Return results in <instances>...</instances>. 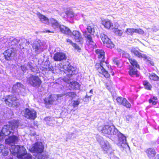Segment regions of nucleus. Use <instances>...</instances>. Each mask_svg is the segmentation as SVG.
I'll return each instance as SVG.
<instances>
[{
    "mask_svg": "<svg viewBox=\"0 0 159 159\" xmlns=\"http://www.w3.org/2000/svg\"><path fill=\"white\" fill-rule=\"evenodd\" d=\"M66 83H68V84L70 86H71V88L72 89H77L79 88V84L78 82L75 81L71 82L70 80V78H69L67 80Z\"/></svg>",
    "mask_w": 159,
    "mask_h": 159,
    "instance_id": "b1692460",
    "label": "nucleus"
},
{
    "mask_svg": "<svg viewBox=\"0 0 159 159\" xmlns=\"http://www.w3.org/2000/svg\"><path fill=\"white\" fill-rule=\"evenodd\" d=\"M43 70H46L47 71H52V72L54 73V70H53V67L51 66H50L48 64L46 65H44L43 67Z\"/></svg>",
    "mask_w": 159,
    "mask_h": 159,
    "instance_id": "f704fd0d",
    "label": "nucleus"
},
{
    "mask_svg": "<svg viewBox=\"0 0 159 159\" xmlns=\"http://www.w3.org/2000/svg\"><path fill=\"white\" fill-rule=\"evenodd\" d=\"M72 46L76 52H80L81 51V48L76 43H75L74 44H73Z\"/></svg>",
    "mask_w": 159,
    "mask_h": 159,
    "instance_id": "4c0bfd02",
    "label": "nucleus"
},
{
    "mask_svg": "<svg viewBox=\"0 0 159 159\" xmlns=\"http://www.w3.org/2000/svg\"><path fill=\"white\" fill-rule=\"evenodd\" d=\"M125 55L126 57H128L129 56V55L128 54H126Z\"/></svg>",
    "mask_w": 159,
    "mask_h": 159,
    "instance_id": "4d7b16f0",
    "label": "nucleus"
},
{
    "mask_svg": "<svg viewBox=\"0 0 159 159\" xmlns=\"http://www.w3.org/2000/svg\"><path fill=\"white\" fill-rule=\"evenodd\" d=\"M145 152L149 159H151L154 157L157 153L155 149L153 148H149L147 149L145 151Z\"/></svg>",
    "mask_w": 159,
    "mask_h": 159,
    "instance_id": "a211bd4d",
    "label": "nucleus"
},
{
    "mask_svg": "<svg viewBox=\"0 0 159 159\" xmlns=\"http://www.w3.org/2000/svg\"><path fill=\"white\" fill-rule=\"evenodd\" d=\"M157 142L158 144H159V136L158 137V138H157Z\"/></svg>",
    "mask_w": 159,
    "mask_h": 159,
    "instance_id": "6e6d98bb",
    "label": "nucleus"
},
{
    "mask_svg": "<svg viewBox=\"0 0 159 159\" xmlns=\"http://www.w3.org/2000/svg\"><path fill=\"white\" fill-rule=\"evenodd\" d=\"M44 33H48V32H51V33H54V32L53 31H50V30H44Z\"/></svg>",
    "mask_w": 159,
    "mask_h": 159,
    "instance_id": "3c124183",
    "label": "nucleus"
},
{
    "mask_svg": "<svg viewBox=\"0 0 159 159\" xmlns=\"http://www.w3.org/2000/svg\"><path fill=\"white\" fill-rule=\"evenodd\" d=\"M98 130L104 134L107 135H116L118 137V140L116 141V144L121 149H124L127 147H129L126 143L125 136L119 132L114 125H105L103 127H99Z\"/></svg>",
    "mask_w": 159,
    "mask_h": 159,
    "instance_id": "f257e3e1",
    "label": "nucleus"
},
{
    "mask_svg": "<svg viewBox=\"0 0 159 159\" xmlns=\"http://www.w3.org/2000/svg\"><path fill=\"white\" fill-rule=\"evenodd\" d=\"M113 61L114 64L117 66H118L119 63L117 58H114L113 59Z\"/></svg>",
    "mask_w": 159,
    "mask_h": 159,
    "instance_id": "de8ad7c7",
    "label": "nucleus"
},
{
    "mask_svg": "<svg viewBox=\"0 0 159 159\" xmlns=\"http://www.w3.org/2000/svg\"><path fill=\"white\" fill-rule=\"evenodd\" d=\"M95 67L99 73L103 75L106 78H108L110 77V74L107 71L106 69L107 68L108 70H110L111 66L103 60H101L100 63H97Z\"/></svg>",
    "mask_w": 159,
    "mask_h": 159,
    "instance_id": "7ed1b4c3",
    "label": "nucleus"
},
{
    "mask_svg": "<svg viewBox=\"0 0 159 159\" xmlns=\"http://www.w3.org/2000/svg\"><path fill=\"white\" fill-rule=\"evenodd\" d=\"M20 40L18 39H14L11 42L12 45H16L19 43Z\"/></svg>",
    "mask_w": 159,
    "mask_h": 159,
    "instance_id": "37998d69",
    "label": "nucleus"
},
{
    "mask_svg": "<svg viewBox=\"0 0 159 159\" xmlns=\"http://www.w3.org/2000/svg\"><path fill=\"white\" fill-rule=\"evenodd\" d=\"M27 82L34 87L39 88L42 83L40 78L37 76L30 75L27 77Z\"/></svg>",
    "mask_w": 159,
    "mask_h": 159,
    "instance_id": "39448f33",
    "label": "nucleus"
},
{
    "mask_svg": "<svg viewBox=\"0 0 159 159\" xmlns=\"http://www.w3.org/2000/svg\"><path fill=\"white\" fill-rule=\"evenodd\" d=\"M66 14L68 18H72L74 16V13L72 11H69L66 13Z\"/></svg>",
    "mask_w": 159,
    "mask_h": 159,
    "instance_id": "79ce46f5",
    "label": "nucleus"
},
{
    "mask_svg": "<svg viewBox=\"0 0 159 159\" xmlns=\"http://www.w3.org/2000/svg\"><path fill=\"white\" fill-rule=\"evenodd\" d=\"M36 112L33 109H25L24 116L28 119L34 120L36 117Z\"/></svg>",
    "mask_w": 159,
    "mask_h": 159,
    "instance_id": "f8f14e48",
    "label": "nucleus"
},
{
    "mask_svg": "<svg viewBox=\"0 0 159 159\" xmlns=\"http://www.w3.org/2000/svg\"><path fill=\"white\" fill-rule=\"evenodd\" d=\"M115 26L114 27V28L112 29L113 30V32L119 36H121L123 34L122 31L121 30L117 29L118 26H117V23H115Z\"/></svg>",
    "mask_w": 159,
    "mask_h": 159,
    "instance_id": "c85d7f7f",
    "label": "nucleus"
},
{
    "mask_svg": "<svg viewBox=\"0 0 159 159\" xmlns=\"http://www.w3.org/2000/svg\"><path fill=\"white\" fill-rule=\"evenodd\" d=\"M44 149V146L41 142H36L34 144L30 146L29 150L32 152H36L41 153L43 152Z\"/></svg>",
    "mask_w": 159,
    "mask_h": 159,
    "instance_id": "1a4fd4ad",
    "label": "nucleus"
},
{
    "mask_svg": "<svg viewBox=\"0 0 159 159\" xmlns=\"http://www.w3.org/2000/svg\"><path fill=\"white\" fill-rule=\"evenodd\" d=\"M125 32L128 35H132L134 33H135V29L133 28H128L126 29Z\"/></svg>",
    "mask_w": 159,
    "mask_h": 159,
    "instance_id": "e433bc0d",
    "label": "nucleus"
},
{
    "mask_svg": "<svg viewBox=\"0 0 159 159\" xmlns=\"http://www.w3.org/2000/svg\"><path fill=\"white\" fill-rule=\"evenodd\" d=\"M34 64L31 62H28L21 66V69L23 73H25L26 70L30 69L32 72H35L36 70L37 67L34 66Z\"/></svg>",
    "mask_w": 159,
    "mask_h": 159,
    "instance_id": "ddd939ff",
    "label": "nucleus"
},
{
    "mask_svg": "<svg viewBox=\"0 0 159 159\" xmlns=\"http://www.w3.org/2000/svg\"><path fill=\"white\" fill-rule=\"evenodd\" d=\"M135 33L140 34H143L144 32L143 30L140 29H135Z\"/></svg>",
    "mask_w": 159,
    "mask_h": 159,
    "instance_id": "c03bdc74",
    "label": "nucleus"
},
{
    "mask_svg": "<svg viewBox=\"0 0 159 159\" xmlns=\"http://www.w3.org/2000/svg\"><path fill=\"white\" fill-rule=\"evenodd\" d=\"M139 49L137 48H132L131 49V52L132 53L139 58H143L145 59L147 58L146 55L139 52Z\"/></svg>",
    "mask_w": 159,
    "mask_h": 159,
    "instance_id": "6ab92c4d",
    "label": "nucleus"
},
{
    "mask_svg": "<svg viewBox=\"0 0 159 159\" xmlns=\"http://www.w3.org/2000/svg\"><path fill=\"white\" fill-rule=\"evenodd\" d=\"M96 138L104 153L110 155L113 154L114 150L108 141L104 140L102 137L98 135H96Z\"/></svg>",
    "mask_w": 159,
    "mask_h": 159,
    "instance_id": "20e7f679",
    "label": "nucleus"
},
{
    "mask_svg": "<svg viewBox=\"0 0 159 159\" xmlns=\"http://www.w3.org/2000/svg\"><path fill=\"white\" fill-rule=\"evenodd\" d=\"M46 124L50 126H53L55 124V121L53 118L48 117L44 118Z\"/></svg>",
    "mask_w": 159,
    "mask_h": 159,
    "instance_id": "5701e85b",
    "label": "nucleus"
},
{
    "mask_svg": "<svg viewBox=\"0 0 159 159\" xmlns=\"http://www.w3.org/2000/svg\"><path fill=\"white\" fill-rule=\"evenodd\" d=\"M143 85L144 87V88L149 90H151L152 88V85L147 81H144L143 82Z\"/></svg>",
    "mask_w": 159,
    "mask_h": 159,
    "instance_id": "72a5a7b5",
    "label": "nucleus"
},
{
    "mask_svg": "<svg viewBox=\"0 0 159 159\" xmlns=\"http://www.w3.org/2000/svg\"><path fill=\"white\" fill-rule=\"evenodd\" d=\"M23 86L22 84L18 82L13 85L12 89L15 92H19L20 91V89L23 88Z\"/></svg>",
    "mask_w": 159,
    "mask_h": 159,
    "instance_id": "cd10ccee",
    "label": "nucleus"
},
{
    "mask_svg": "<svg viewBox=\"0 0 159 159\" xmlns=\"http://www.w3.org/2000/svg\"><path fill=\"white\" fill-rule=\"evenodd\" d=\"M151 60L148 59H147L146 61V63L148 65H149Z\"/></svg>",
    "mask_w": 159,
    "mask_h": 159,
    "instance_id": "8fccbe9b",
    "label": "nucleus"
},
{
    "mask_svg": "<svg viewBox=\"0 0 159 159\" xmlns=\"http://www.w3.org/2000/svg\"><path fill=\"white\" fill-rule=\"evenodd\" d=\"M53 58L55 61H61L66 60V54L63 52H57L54 54Z\"/></svg>",
    "mask_w": 159,
    "mask_h": 159,
    "instance_id": "dca6fc26",
    "label": "nucleus"
},
{
    "mask_svg": "<svg viewBox=\"0 0 159 159\" xmlns=\"http://www.w3.org/2000/svg\"><path fill=\"white\" fill-rule=\"evenodd\" d=\"M73 38L77 42L81 43L82 41L83 38L81 34L78 31H74L71 32V35H69Z\"/></svg>",
    "mask_w": 159,
    "mask_h": 159,
    "instance_id": "2eb2a0df",
    "label": "nucleus"
},
{
    "mask_svg": "<svg viewBox=\"0 0 159 159\" xmlns=\"http://www.w3.org/2000/svg\"><path fill=\"white\" fill-rule=\"evenodd\" d=\"M80 102L79 99L76 100H75L73 101L72 106L74 108L77 107L80 104Z\"/></svg>",
    "mask_w": 159,
    "mask_h": 159,
    "instance_id": "ea45409f",
    "label": "nucleus"
},
{
    "mask_svg": "<svg viewBox=\"0 0 159 159\" xmlns=\"http://www.w3.org/2000/svg\"><path fill=\"white\" fill-rule=\"evenodd\" d=\"M60 71H63L64 73L67 74V75L70 78V77L72 75L75 74L77 72L75 69L72 66H69V65H64L62 66V67H61L59 69Z\"/></svg>",
    "mask_w": 159,
    "mask_h": 159,
    "instance_id": "6e6552de",
    "label": "nucleus"
},
{
    "mask_svg": "<svg viewBox=\"0 0 159 159\" xmlns=\"http://www.w3.org/2000/svg\"><path fill=\"white\" fill-rule=\"evenodd\" d=\"M154 159H159V154L157 155L154 158Z\"/></svg>",
    "mask_w": 159,
    "mask_h": 159,
    "instance_id": "603ef678",
    "label": "nucleus"
},
{
    "mask_svg": "<svg viewBox=\"0 0 159 159\" xmlns=\"http://www.w3.org/2000/svg\"><path fill=\"white\" fill-rule=\"evenodd\" d=\"M89 93H91V94H92L93 93V91L92 89L88 93V94L89 95H88V94H87L86 95V98H89L90 100L91 97L92 96L91 95H90Z\"/></svg>",
    "mask_w": 159,
    "mask_h": 159,
    "instance_id": "49530a36",
    "label": "nucleus"
},
{
    "mask_svg": "<svg viewBox=\"0 0 159 159\" xmlns=\"http://www.w3.org/2000/svg\"><path fill=\"white\" fill-rule=\"evenodd\" d=\"M3 151L2 152V153L4 156H6L7 155L8 153V150L7 148H5L3 149Z\"/></svg>",
    "mask_w": 159,
    "mask_h": 159,
    "instance_id": "a18cd8bd",
    "label": "nucleus"
},
{
    "mask_svg": "<svg viewBox=\"0 0 159 159\" xmlns=\"http://www.w3.org/2000/svg\"><path fill=\"white\" fill-rule=\"evenodd\" d=\"M149 77L150 80L154 81L158 80H159V77L156 74L154 73L149 74Z\"/></svg>",
    "mask_w": 159,
    "mask_h": 159,
    "instance_id": "c9c22d12",
    "label": "nucleus"
},
{
    "mask_svg": "<svg viewBox=\"0 0 159 159\" xmlns=\"http://www.w3.org/2000/svg\"><path fill=\"white\" fill-rule=\"evenodd\" d=\"M149 65H151V66H153L154 65L153 62L152 61H151L150 64H149Z\"/></svg>",
    "mask_w": 159,
    "mask_h": 159,
    "instance_id": "864d4df0",
    "label": "nucleus"
},
{
    "mask_svg": "<svg viewBox=\"0 0 159 159\" xmlns=\"http://www.w3.org/2000/svg\"><path fill=\"white\" fill-rule=\"evenodd\" d=\"M19 127V123L16 120H13L10 125H5L2 131H0V141L3 139L4 135L8 136L11 133L16 134L15 132H17V128ZM5 148L3 145L0 144V153L3 151Z\"/></svg>",
    "mask_w": 159,
    "mask_h": 159,
    "instance_id": "f03ea898",
    "label": "nucleus"
},
{
    "mask_svg": "<svg viewBox=\"0 0 159 159\" xmlns=\"http://www.w3.org/2000/svg\"><path fill=\"white\" fill-rule=\"evenodd\" d=\"M57 29H60V31L62 33L67 35H70L71 34V32L70 30L63 25H60L59 28Z\"/></svg>",
    "mask_w": 159,
    "mask_h": 159,
    "instance_id": "aec40b11",
    "label": "nucleus"
},
{
    "mask_svg": "<svg viewBox=\"0 0 159 159\" xmlns=\"http://www.w3.org/2000/svg\"><path fill=\"white\" fill-rule=\"evenodd\" d=\"M37 16L40 19V21L42 23L45 24H47L48 23L49 20L44 16L39 13L37 14Z\"/></svg>",
    "mask_w": 159,
    "mask_h": 159,
    "instance_id": "a878e982",
    "label": "nucleus"
},
{
    "mask_svg": "<svg viewBox=\"0 0 159 159\" xmlns=\"http://www.w3.org/2000/svg\"><path fill=\"white\" fill-rule=\"evenodd\" d=\"M66 41L68 43H70L72 46L73 44H74L75 43H74L72 42V41L70 39H66Z\"/></svg>",
    "mask_w": 159,
    "mask_h": 159,
    "instance_id": "09e8293b",
    "label": "nucleus"
},
{
    "mask_svg": "<svg viewBox=\"0 0 159 159\" xmlns=\"http://www.w3.org/2000/svg\"><path fill=\"white\" fill-rule=\"evenodd\" d=\"M46 48L42 42L40 41H35L32 46V50L37 54H39Z\"/></svg>",
    "mask_w": 159,
    "mask_h": 159,
    "instance_id": "0eeeda50",
    "label": "nucleus"
},
{
    "mask_svg": "<svg viewBox=\"0 0 159 159\" xmlns=\"http://www.w3.org/2000/svg\"><path fill=\"white\" fill-rule=\"evenodd\" d=\"M84 35L86 39V41L87 44H89V46L90 48H96V45L95 43L93 41L91 35L89 34L88 33L86 32L84 33Z\"/></svg>",
    "mask_w": 159,
    "mask_h": 159,
    "instance_id": "4468645a",
    "label": "nucleus"
},
{
    "mask_svg": "<svg viewBox=\"0 0 159 159\" xmlns=\"http://www.w3.org/2000/svg\"><path fill=\"white\" fill-rule=\"evenodd\" d=\"M149 102L152 105H155L157 102V98L155 96H151L149 100Z\"/></svg>",
    "mask_w": 159,
    "mask_h": 159,
    "instance_id": "473e14b6",
    "label": "nucleus"
},
{
    "mask_svg": "<svg viewBox=\"0 0 159 159\" xmlns=\"http://www.w3.org/2000/svg\"><path fill=\"white\" fill-rule=\"evenodd\" d=\"M116 101L119 104H122L127 108H129L131 107L130 104L125 98L118 97L116 98Z\"/></svg>",
    "mask_w": 159,
    "mask_h": 159,
    "instance_id": "f3484780",
    "label": "nucleus"
},
{
    "mask_svg": "<svg viewBox=\"0 0 159 159\" xmlns=\"http://www.w3.org/2000/svg\"><path fill=\"white\" fill-rule=\"evenodd\" d=\"M129 61L132 66L139 68V66L136 60L132 58L129 59Z\"/></svg>",
    "mask_w": 159,
    "mask_h": 159,
    "instance_id": "2f4dec72",
    "label": "nucleus"
},
{
    "mask_svg": "<svg viewBox=\"0 0 159 159\" xmlns=\"http://www.w3.org/2000/svg\"><path fill=\"white\" fill-rule=\"evenodd\" d=\"M76 95V94L74 92H69L66 94V96H68L72 98L75 97Z\"/></svg>",
    "mask_w": 159,
    "mask_h": 159,
    "instance_id": "a19ab883",
    "label": "nucleus"
},
{
    "mask_svg": "<svg viewBox=\"0 0 159 159\" xmlns=\"http://www.w3.org/2000/svg\"><path fill=\"white\" fill-rule=\"evenodd\" d=\"M5 102L10 107L18 106L19 103L17 98L13 96H9L5 99Z\"/></svg>",
    "mask_w": 159,
    "mask_h": 159,
    "instance_id": "9d476101",
    "label": "nucleus"
},
{
    "mask_svg": "<svg viewBox=\"0 0 159 159\" xmlns=\"http://www.w3.org/2000/svg\"><path fill=\"white\" fill-rule=\"evenodd\" d=\"M48 23H50L52 27L55 29L58 28L60 25L56 20L53 18H52L49 20Z\"/></svg>",
    "mask_w": 159,
    "mask_h": 159,
    "instance_id": "4be33fe9",
    "label": "nucleus"
},
{
    "mask_svg": "<svg viewBox=\"0 0 159 159\" xmlns=\"http://www.w3.org/2000/svg\"><path fill=\"white\" fill-rule=\"evenodd\" d=\"M129 74L131 76H135L136 77L139 76L138 71L135 68H134L133 67L130 68L129 71Z\"/></svg>",
    "mask_w": 159,
    "mask_h": 159,
    "instance_id": "bb28decb",
    "label": "nucleus"
},
{
    "mask_svg": "<svg viewBox=\"0 0 159 159\" xmlns=\"http://www.w3.org/2000/svg\"><path fill=\"white\" fill-rule=\"evenodd\" d=\"M130 117L129 116H126V120L128 121H129L130 120Z\"/></svg>",
    "mask_w": 159,
    "mask_h": 159,
    "instance_id": "5fc2aeb1",
    "label": "nucleus"
},
{
    "mask_svg": "<svg viewBox=\"0 0 159 159\" xmlns=\"http://www.w3.org/2000/svg\"><path fill=\"white\" fill-rule=\"evenodd\" d=\"M64 96L63 94H60L52 95L49 96L48 97L45 98L44 100L46 106H47V105L49 104L55 105L57 104L59 100L63 98Z\"/></svg>",
    "mask_w": 159,
    "mask_h": 159,
    "instance_id": "423d86ee",
    "label": "nucleus"
},
{
    "mask_svg": "<svg viewBox=\"0 0 159 159\" xmlns=\"http://www.w3.org/2000/svg\"><path fill=\"white\" fill-rule=\"evenodd\" d=\"M102 24L107 29H113L114 28L113 24L109 20H104L102 21Z\"/></svg>",
    "mask_w": 159,
    "mask_h": 159,
    "instance_id": "412c9836",
    "label": "nucleus"
},
{
    "mask_svg": "<svg viewBox=\"0 0 159 159\" xmlns=\"http://www.w3.org/2000/svg\"><path fill=\"white\" fill-rule=\"evenodd\" d=\"M12 53L11 49H8L4 52V55L5 58L7 60H9L10 57L11 56Z\"/></svg>",
    "mask_w": 159,
    "mask_h": 159,
    "instance_id": "7c9ffc66",
    "label": "nucleus"
},
{
    "mask_svg": "<svg viewBox=\"0 0 159 159\" xmlns=\"http://www.w3.org/2000/svg\"><path fill=\"white\" fill-rule=\"evenodd\" d=\"M100 37L105 46L110 48L114 47V44L107 35L104 34H101Z\"/></svg>",
    "mask_w": 159,
    "mask_h": 159,
    "instance_id": "9b49d317",
    "label": "nucleus"
},
{
    "mask_svg": "<svg viewBox=\"0 0 159 159\" xmlns=\"http://www.w3.org/2000/svg\"><path fill=\"white\" fill-rule=\"evenodd\" d=\"M95 52L98 56V58L102 59V60H103L105 57V53L103 50L97 49L95 51Z\"/></svg>",
    "mask_w": 159,
    "mask_h": 159,
    "instance_id": "393cba45",
    "label": "nucleus"
},
{
    "mask_svg": "<svg viewBox=\"0 0 159 159\" xmlns=\"http://www.w3.org/2000/svg\"><path fill=\"white\" fill-rule=\"evenodd\" d=\"M112 83L111 80H108L107 81L106 83V85L107 89L109 90L111 89V88L112 87Z\"/></svg>",
    "mask_w": 159,
    "mask_h": 159,
    "instance_id": "58836bf2",
    "label": "nucleus"
},
{
    "mask_svg": "<svg viewBox=\"0 0 159 159\" xmlns=\"http://www.w3.org/2000/svg\"><path fill=\"white\" fill-rule=\"evenodd\" d=\"M95 26L92 24L87 25V29L88 32L90 34L93 35L95 32Z\"/></svg>",
    "mask_w": 159,
    "mask_h": 159,
    "instance_id": "c756f323",
    "label": "nucleus"
},
{
    "mask_svg": "<svg viewBox=\"0 0 159 159\" xmlns=\"http://www.w3.org/2000/svg\"><path fill=\"white\" fill-rule=\"evenodd\" d=\"M64 81H66V79H65V80Z\"/></svg>",
    "mask_w": 159,
    "mask_h": 159,
    "instance_id": "13d9d810",
    "label": "nucleus"
}]
</instances>
